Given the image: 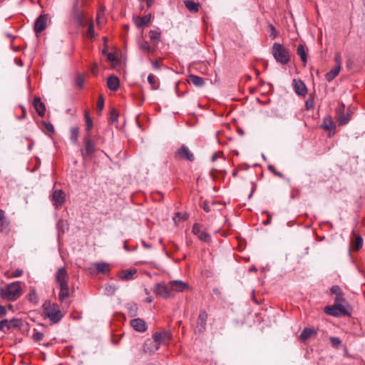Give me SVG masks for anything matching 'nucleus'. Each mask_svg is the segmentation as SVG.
<instances>
[{"instance_id": "f257e3e1", "label": "nucleus", "mask_w": 365, "mask_h": 365, "mask_svg": "<svg viewBox=\"0 0 365 365\" xmlns=\"http://www.w3.org/2000/svg\"><path fill=\"white\" fill-rule=\"evenodd\" d=\"M21 282H14L1 289V295L9 301H15L21 296Z\"/></svg>"}, {"instance_id": "f03ea898", "label": "nucleus", "mask_w": 365, "mask_h": 365, "mask_svg": "<svg viewBox=\"0 0 365 365\" xmlns=\"http://www.w3.org/2000/svg\"><path fill=\"white\" fill-rule=\"evenodd\" d=\"M43 314L53 323H58L63 317L57 304L46 301L43 305Z\"/></svg>"}, {"instance_id": "7ed1b4c3", "label": "nucleus", "mask_w": 365, "mask_h": 365, "mask_svg": "<svg viewBox=\"0 0 365 365\" xmlns=\"http://www.w3.org/2000/svg\"><path fill=\"white\" fill-rule=\"evenodd\" d=\"M272 53L277 62L281 64H287L290 61L289 49L279 43H274L273 44Z\"/></svg>"}, {"instance_id": "20e7f679", "label": "nucleus", "mask_w": 365, "mask_h": 365, "mask_svg": "<svg viewBox=\"0 0 365 365\" xmlns=\"http://www.w3.org/2000/svg\"><path fill=\"white\" fill-rule=\"evenodd\" d=\"M344 300L342 297H336L333 306H327L324 309L327 314L334 317H341L346 314V309L341 303Z\"/></svg>"}, {"instance_id": "39448f33", "label": "nucleus", "mask_w": 365, "mask_h": 365, "mask_svg": "<svg viewBox=\"0 0 365 365\" xmlns=\"http://www.w3.org/2000/svg\"><path fill=\"white\" fill-rule=\"evenodd\" d=\"M336 118L339 125L347 124L351 119V113H345V106L341 103L336 109Z\"/></svg>"}, {"instance_id": "423d86ee", "label": "nucleus", "mask_w": 365, "mask_h": 365, "mask_svg": "<svg viewBox=\"0 0 365 365\" xmlns=\"http://www.w3.org/2000/svg\"><path fill=\"white\" fill-rule=\"evenodd\" d=\"M153 291L157 296H159L163 299H168L171 297L170 287L165 282L155 284Z\"/></svg>"}, {"instance_id": "0eeeda50", "label": "nucleus", "mask_w": 365, "mask_h": 365, "mask_svg": "<svg viewBox=\"0 0 365 365\" xmlns=\"http://www.w3.org/2000/svg\"><path fill=\"white\" fill-rule=\"evenodd\" d=\"M175 158L178 159L187 160L190 162L194 160V155L190 149L184 145L178 150L175 153Z\"/></svg>"}, {"instance_id": "6e6552de", "label": "nucleus", "mask_w": 365, "mask_h": 365, "mask_svg": "<svg viewBox=\"0 0 365 365\" xmlns=\"http://www.w3.org/2000/svg\"><path fill=\"white\" fill-rule=\"evenodd\" d=\"M68 274L65 267L58 268L56 273V282L58 286L68 285Z\"/></svg>"}, {"instance_id": "1a4fd4ad", "label": "nucleus", "mask_w": 365, "mask_h": 365, "mask_svg": "<svg viewBox=\"0 0 365 365\" xmlns=\"http://www.w3.org/2000/svg\"><path fill=\"white\" fill-rule=\"evenodd\" d=\"M51 200L56 208L61 207L66 200L65 193L62 190H54L51 195Z\"/></svg>"}, {"instance_id": "9d476101", "label": "nucleus", "mask_w": 365, "mask_h": 365, "mask_svg": "<svg viewBox=\"0 0 365 365\" xmlns=\"http://www.w3.org/2000/svg\"><path fill=\"white\" fill-rule=\"evenodd\" d=\"M72 18L78 26H82L83 25L84 14L83 11L78 8V4L77 1L73 6Z\"/></svg>"}, {"instance_id": "9b49d317", "label": "nucleus", "mask_w": 365, "mask_h": 365, "mask_svg": "<svg viewBox=\"0 0 365 365\" xmlns=\"http://www.w3.org/2000/svg\"><path fill=\"white\" fill-rule=\"evenodd\" d=\"M169 287H170V290L171 294H172V292H182L189 288L188 284L182 280L170 281L169 282Z\"/></svg>"}, {"instance_id": "f8f14e48", "label": "nucleus", "mask_w": 365, "mask_h": 365, "mask_svg": "<svg viewBox=\"0 0 365 365\" xmlns=\"http://www.w3.org/2000/svg\"><path fill=\"white\" fill-rule=\"evenodd\" d=\"M83 142L85 143V150H86V153L84 154L83 153V150H81V152L82 153V155L83 157V158H85V155L88 156V157H91L92 156L95 151H96V145H95V143L93 142L89 137L88 136H85L83 138Z\"/></svg>"}, {"instance_id": "ddd939ff", "label": "nucleus", "mask_w": 365, "mask_h": 365, "mask_svg": "<svg viewBox=\"0 0 365 365\" xmlns=\"http://www.w3.org/2000/svg\"><path fill=\"white\" fill-rule=\"evenodd\" d=\"M47 20L48 16L46 14H41L36 19L34 24V31L36 34L41 33L46 29Z\"/></svg>"}, {"instance_id": "4468645a", "label": "nucleus", "mask_w": 365, "mask_h": 365, "mask_svg": "<svg viewBox=\"0 0 365 365\" xmlns=\"http://www.w3.org/2000/svg\"><path fill=\"white\" fill-rule=\"evenodd\" d=\"M322 128L325 130H329L330 132L329 135V137L334 134L336 130V125L334 120H332L331 115H327L324 118L322 123Z\"/></svg>"}, {"instance_id": "2eb2a0df", "label": "nucleus", "mask_w": 365, "mask_h": 365, "mask_svg": "<svg viewBox=\"0 0 365 365\" xmlns=\"http://www.w3.org/2000/svg\"><path fill=\"white\" fill-rule=\"evenodd\" d=\"M153 337L158 342V344L160 346L161 344H166L168 343L171 339V334L170 332L164 330L160 332H155L153 335Z\"/></svg>"}, {"instance_id": "dca6fc26", "label": "nucleus", "mask_w": 365, "mask_h": 365, "mask_svg": "<svg viewBox=\"0 0 365 365\" xmlns=\"http://www.w3.org/2000/svg\"><path fill=\"white\" fill-rule=\"evenodd\" d=\"M292 86L295 93L302 96H304L307 93V88L305 83L299 79H294Z\"/></svg>"}, {"instance_id": "f3484780", "label": "nucleus", "mask_w": 365, "mask_h": 365, "mask_svg": "<svg viewBox=\"0 0 365 365\" xmlns=\"http://www.w3.org/2000/svg\"><path fill=\"white\" fill-rule=\"evenodd\" d=\"M207 314L205 311H202L200 312L195 330L198 332H203L206 329V323H207Z\"/></svg>"}, {"instance_id": "a211bd4d", "label": "nucleus", "mask_w": 365, "mask_h": 365, "mask_svg": "<svg viewBox=\"0 0 365 365\" xmlns=\"http://www.w3.org/2000/svg\"><path fill=\"white\" fill-rule=\"evenodd\" d=\"M130 326L138 332H145L148 327L145 322L140 318H135L130 321Z\"/></svg>"}, {"instance_id": "6ab92c4d", "label": "nucleus", "mask_w": 365, "mask_h": 365, "mask_svg": "<svg viewBox=\"0 0 365 365\" xmlns=\"http://www.w3.org/2000/svg\"><path fill=\"white\" fill-rule=\"evenodd\" d=\"M160 347L158 342L153 338L147 339L143 345V350L145 353L152 354L156 351Z\"/></svg>"}, {"instance_id": "aec40b11", "label": "nucleus", "mask_w": 365, "mask_h": 365, "mask_svg": "<svg viewBox=\"0 0 365 365\" xmlns=\"http://www.w3.org/2000/svg\"><path fill=\"white\" fill-rule=\"evenodd\" d=\"M19 326V321L16 319L11 320L3 319L0 321V331L4 333L7 332L11 327H16Z\"/></svg>"}, {"instance_id": "412c9836", "label": "nucleus", "mask_w": 365, "mask_h": 365, "mask_svg": "<svg viewBox=\"0 0 365 365\" xmlns=\"http://www.w3.org/2000/svg\"><path fill=\"white\" fill-rule=\"evenodd\" d=\"M33 106L40 116H43L46 112V107L44 103L41 101V98L36 97L33 101Z\"/></svg>"}, {"instance_id": "4be33fe9", "label": "nucleus", "mask_w": 365, "mask_h": 365, "mask_svg": "<svg viewBox=\"0 0 365 365\" xmlns=\"http://www.w3.org/2000/svg\"><path fill=\"white\" fill-rule=\"evenodd\" d=\"M192 232L197 236V237L204 242H207L210 239L209 235L205 231L202 230L197 224H195L192 227Z\"/></svg>"}, {"instance_id": "5701e85b", "label": "nucleus", "mask_w": 365, "mask_h": 365, "mask_svg": "<svg viewBox=\"0 0 365 365\" xmlns=\"http://www.w3.org/2000/svg\"><path fill=\"white\" fill-rule=\"evenodd\" d=\"M9 230V222L5 217L4 212L0 210V232L8 233Z\"/></svg>"}, {"instance_id": "b1692460", "label": "nucleus", "mask_w": 365, "mask_h": 365, "mask_svg": "<svg viewBox=\"0 0 365 365\" xmlns=\"http://www.w3.org/2000/svg\"><path fill=\"white\" fill-rule=\"evenodd\" d=\"M136 272H137V271L135 269L122 270L119 273V277L122 280H125V281L131 280L134 278V276L136 274Z\"/></svg>"}, {"instance_id": "393cba45", "label": "nucleus", "mask_w": 365, "mask_h": 365, "mask_svg": "<svg viewBox=\"0 0 365 365\" xmlns=\"http://www.w3.org/2000/svg\"><path fill=\"white\" fill-rule=\"evenodd\" d=\"M107 86L111 91H115L119 88V79L115 76H110L108 78Z\"/></svg>"}, {"instance_id": "a878e982", "label": "nucleus", "mask_w": 365, "mask_h": 365, "mask_svg": "<svg viewBox=\"0 0 365 365\" xmlns=\"http://www.w3.org/2000/svg\"><path fill=\"white\" fill-rule=\"evenodd\" d=\"M341 70V66H336L330 71L326 73L325 78L327 81L330 82L333 81L339 73Z\"/></svg>"}, {"instance_id": "bb28decb", "label": "nucleus", "mask_w": 365, "mask_h": 365, "mask_svg": "<svg viewBox=\"0 0 365 365\" xmlns=\"http://www.w3.org/2000/svg\"><path fill=\"white\" fill-rule=\"evenodd\" d=\"M96 269L101 273H108L110 271V267L109 264L106 262H97L93 264Z\"/></svg>"}, {"instance_id": "cd10ccee", "label": "nucleus", "mask_w": 365, "mask_h": 365, "mask_svg": "<svg viewBox=\"0 0 365 365\" xmlns=\"http://www.w3.org/2000/svg\"><path fill=\"white\" fill-rule=\"evenodd\" d=\"M60 292L58 294L59 300L63 302L69 296L68 285L59 286Z\"/></svg>"}, {"instance_id": "c85d7f7f", "label": "nucleus", "mask_w": 365, "mask_h": 365, "mask_svg": "<svg viewBox=\"0 0 365 365\" xmlns=\"http://www.w3.org/2000/svg\"><path fill=\"white\" fill-rule=\"evenodd\" d=\"M150 21L149 16H144L143 17H137L135 19V24L138 28H141L147 25Z\"/></svg>"}, {"instance_id": "c756f323", "label": "nucleus", "mask_w": 365, "mask_h": 365, "mask_svg": "<svg viewBox=\"0 0 365 365\" xmlns=\"http://www.w3.org/2000/svg\"><path fill=\"white\" fill-rule=\"evenodd\" d=\"M316 334L317 332L314 329L311 328H305L300 334V339L302 341H305Z\"/></svg>"}, {"instance_id": "7c9ffc66", "label": "nucleus", "mask_w": 365, "mask_h": 365, "mask_svg": "<svg viewBox=\"0 0 365 365\" xmlns=\"http://www.w3.org/2000/svg\"><path fill=\"white\" fill-rule=\"evenodd\" d=\"M189 81L190 83L198 87L203 86L205 83L204 79L202 78L195 75H190Z\"/></svg>"}, {"instance_id": "2f4dec72", "label": "nucleus", "mask_w": 365, "mask_h": 365, "mask_svg": "<svg viewBox=\"0 0 365 365\" xmlns=\"http://www.w3.org/2000/svg\"><path fill=\"white\" fill-rule=\"evenodd\" d=\"M297 53L300 56L302 61L304 63V65L305 66L307 61V55L304 46L302 44H299L297 46Z\"/></svg>"}, {"instance_id": "473e14b6", "label": "nucleus", "mask_w": 365, "mask_h": 365, "mask_svg": "<svg viewBox=\"0 0 365 365\" xmlns=\"http://www.w3.org/2000/svg\"><path fill=\"white\" fill-rule=\"evenodd\" d=\"M126 308L128 309V314L130 317H134L135 316H137L138 314V306L135 303H128L126 304Z\"/></svg>"}, {"instance_id": "72a5a7b5", "label": "nucleus", "mask_w": 365, "mask_h": 365, "mask_svg": "<svg viewBox=\"0 0 365 365\" xmlns=\"http://www.w3.org/2000/svg\"><path fill=\"white\" fill-rule=\"evenodd\" d=\"M185 7L191 12H197L199 10V4L190 1H184Z\"/></svg>"}, {"instance_id": "f704fd0d", "label": "nucleus", "mask_w": 365, "mask_h": 365, "mask_svg": "<svg viewBox=\"0 0 365 365\" xmlns=\"http://www.w3.org/2000/svg\"><path fill=\"white\" fill-rule=\"evenodd\" d=\"M84 83H85L84 75L81 74V73H77L76 75V78H75L76 86L78 87L79 89H82L83 88Z\"/></svg>"}, {"instance_id": "c9c22d12", "label": "nucleus", "mask_w": 365, "mask_h": 365, "mask_svg": "<svg viewBox=\"0 0 365 365\" xmlns=\"http://www.w3.org/2000/svg\"><path fill=\"white\" fill-rule=\"evenodd\" d=\"M67 229H68V225H67L66 222H65L63 220H60L58 221L57 230H58V237H60V235L61 234H63L65 232V230Z\"/></svg>"}, {"instance_id": "e433bc0d", "label": "nucleus", "mask_w": 365, "mask_h": 365, "mask_svg": "<svg viewBox=\"0 0 365 365\" xmlns=\"http://www.w3.org/2000/svg\"><path fill=\"white\" fill-rule=\"evenodd\" d=\"M78 127H72L70 130V138L71 141L74 143L78 142Z\"/></svg>"}, {"instance_id": "4c0bfd02", "label": "nucleus", "mask_w": 365, "mask_h": 365, "mask_svg": "<svg viewBox=\"0 0 365 365\" xmlns=\"http://www.w3.org/2000/svg\"><path fill=\"white\" fill-rule=\"evenodd\" d=\"M161 32L158 30H151L149 32V37L153 41H159L160 40Z\"/></svg>"}, {"instance_id": "58836bf2", "label": "nucleus", "mask_w": 365, "mask_h": 365, "mask_svg": "<svg viewBox=\"0 0 365 365\" xmlns=\"http://www.w3.org/2000/svg\"><path fill=\"white\" fill-rule=\"evenodd\" d=\"M148 81L149 84L151 86L152 89L155 90L158 88V82L157 81L156 77L153 74L148 75Z\"/></svg>"}, {"instance_id": "ea45409f", "label": "nucleus", "mask_w": 365, "mask_h": 365, "mask_svg": "<svg viewBox=\"0 0 365 365\" xmlns=\"http://www.w3.org/2000/svg\"><path fill=\"white\" fill-rule=\"evenodd\" d=\"M139 47L141 50L146 51L148 53L154 52L155 49L150 46L148 43L145 41H143L139 43Z\"/></svg>"}, {"instance_id": "a19ab883", "label": "nucleus", "mask_w": 365, "mask_h": 365, "mask_svg": "<svg viewBox=\"0 0 365 365\" xmlns=\"http://www.w3.org/2000/svg\"><path fill=\"white\" fill-rule=\"evenodd\" d=\"M362 245H363L362 238L359 235L356 236L355 240L353 243L354 250L356 251H358L359 250H360L362 247Z\"/></svg>"}, {"instance_id": "79ce46f5", "label": "nucleus", "mask_w": 365, "mask_h": 365, "mask_svg": "<svg viewBox=\"0 0 365 365\" xmlns=\"http://www.w3.org/2000/svg\"><path fill=\"white\" fill-rule=\"evenodd\" d=\"M329 340L332 347H334V349H338L340 345L341 344V341L339 337L331 336L329 337Z\"/></svg>"}, {"instance_id": "37998d69", "label": "nucleus", "mask_w": 365, "mask_h": 365, "mask_svg": "<svg viewBox=\"0 0 365 365\" xmlns=\"http://www.w3.org/2000/svg\"><path fill=\"white\" fill-rule=\"evenodd\" d=\"M43 125L46 134L51 135L54 133V127L51 123L43 122Z\"/></svg>"}, {"instance_id": "c03bdc74", "label": "nucleus", "mask_w": 365, "mask_h": 365, "mask_svg": "<svg viewBox=\"0 0 365 365\" xmlns=\"http://www.w3.org/2000/svg\"><path fill=\"white\" fill-rule=\"evenodd\" d=\"M87 36L91 39L93 38L94 36H95V34H94V24H93L92 20L90 21V23L88 24Z\"/></svg>"}, {"instance_id": "a18cd8bd", "label": "nucleus", "mask_w": 365, "mask_h": 365, "mask_svg": "<svg viewBox=\"0 0 365 365\" xmlns=\"http://www.w3.org/2000/svg\"><path fill=\"white\" fill-rule=\"evenodd\" d=\"M103 106H104V99L102 96H100L98 99V102H97V109H98V112L99 113L102 111Z\"/></svg>"}, {"instance_id": "49530a36", "label": "nucleus", "mask_w": 365, "mask_h": 365, "mask_svg": "<svg viewBox=\"0 0 365 365\" xmlns=\"http://www.w3.org/2000/svg\"><path fill=\"white\" fill-rule=\"evenodd\" d=\"M43 334L39 331H37L35 330L34 333L33 334V339L36 341H40L43 338Z\"/></svg>"}, {"instance_id": "de8ad7c7", "label": "nucleus", "mask_w": 365, "mask_h": 365, "mask_svg": "<svg viewBox=\"0 0 365 365\" xmlns=\"http://www.w3.org/2000/svg\"><path fill=\"white\" fill-rule=\"evenodd\" d=\"M331 293L336 295V297H342L341 294V289L338 286H333L331 288Z\"/></svg>"}, {"instance_id": "09e8293b", "label": "nucleus", "mask_w": 365, "mask_h": 365, "mask_svg": "<svg viewBox=\"0 0 365 365\" xmlns=\"http://www.w3.org/2000/svg\"><path fill=\"white\" fill-rule=\"evenodd\" d=\"M93 126V123L88 114L86 115V127L88 130H91Z\"/></svg>"}, {"instance_id": "8fccbe9b", "label": "nucleus", "mask_w": 365, "mask_h": 365, "mask_svg": "<svg viewBox=\"0 0 365 365\" xmlns=\"http://www.w3.org/2000/svg\"><path fill=\"white\" fill-rule=\"evenodd\" d=\"M269 27L270 29L271 33H270V37L274 39L277 36V32L274 28V26L272 24H269Z\"/></svg>"}, {"instance_id": "3c124183", "label": "nucleus", "mask_w": 365, "mask_h": 365, "mask_svg": "<svg viewBox=\"0 0 365 365\" xmlns=\"http://www.w3.org/2000/svg\"><path fill=\"white\" fill-rule=\"evenodd\" d=\"M90 70H91V73H92L93 76H98V66L97 63H93V64L91 66Z\"/></svg>"}, {"instance_id": "603ef678", "label": "nucleus", "mask_w": 365, "mask_h": 365, "mask_svg": "<svg viewBox=\"0 0 365 365\" xmlns=\"http://www.w3.org/2000/svg\"><path fill=\"white\" fill-rule=\"evenodd\" d=\"M23 273V271L21 269H16L11 274V277H19L20 276H21Z\"/></svg>"}, {"instance_id": "864d4df0", "label": "nucleus", "mask_w": 365, "mask_h": 365, "mask_svg": "<svg viewBox=\"0 0 365 365\" xmlns=\"http://www.w3.org/2000/svg\"><path fill=\"white\" fill-rule=\"evenodd\" d=\"M110 119L112 121H116L118 120V113L115 110H112L110 113Z\"/></svg>"}, {"instance_id": "5fc2aeb1", "label": "nucleus", "mask_w": 365, "mask_h": 365, "mask_svg": "<svg viewBox=\"0 0 365 365\" xmlns=\"http://www.w3.org/2000/svg\"><path fill=\"white\" fill-rule=\"evenodd\" d=\"M6 314V309L5 307L0 304V318Z\"/></svg>"}, {"instance_id": "6e6d98bb", "label": "nucleus", "mask_w": 365, "mask_h": 365, "mask_svg": "<svg viewBox=\"0 0 365 365\" xmlns=\"http://www.w3.org/2000/svg\"><path fill=\"white\" fill-rule=\"evenodd\" d=\"M151 63L153 64V68L155 70H160V65L159 64L158 61H152Z\"/></svg>"}, {"instance_id": "4d7b16f0", "label": "nucleus", "mask_w": 365, "mask_h": 365, "mask_svg": "<svg viewBox=\"0 0 365 365\" xmlns=\"http://www.w3.org/2000/svg\"><path fill=\"white\" fill-rule=\"evenodd\" d=\"M334 61L336 63V66H341V56L339 54L335 56Z\"/></svg>"}, {"instance_id": "13d9d810", "label": "nucleus", "mask_w": 365, "mask_h": 365, "mask_svg": "<svg viewBox=\"0 0 365 365\" xmlns=\"http://www.w3.org/2000/svg\"><path fill=\"white\" fill-rule=\"evenodd\" d=\"M306 108L307 110H310L312 108H313V102H309V101H307L306 102Z\"/></svg>"}, {"instance_id": "bf43d9fd", "label": "nucleus", "mask_w": 365, "mask_h": 365, "mask_svg": "<svg viewBox=\"0 0 365 365\" xmlns=\"http://www.w3.org/2000/svg\"><path fill=\"white\" fill-rule=\"evenodd\" d=\"M107 57L109 61H113L115 60V56L112 53H109Z\"/></svg>"}, {"instance_id": "052dcab7", "label": "nucleus", "mask_w": 365, "mask_h": 365, "mask_svg": "<svg viewBox=\"0 0 365 365\" xmlns=\"http://www.w3.org/2000/svg\"><path fill=\"white\" fill-rule=\"evenodd\" d=\"M203 209H204L205 211H206L207 212L210 211V207L207 205V203H206V202L204 203Z\"/></svg>"}, {"instance_id": "680f3d73", "label": "nucleus", "mask_w": 365, "mask_h": 365, "mask_svg": "<svg viewBox=\"0 0 365 365\" xmlns=\"http://www.w3.org/2000/svg\"><path fill=\"white\" fill-rule=\"evenodd\" d=\"M21 109H22V118H25L26 115V108L24 107V106H21Z\"/></svg>"}, {"instance_id": "e2e57ef3", "label": "nucleus", "mask_w": 365, "mask_h": 365, "mask_svg": "<svg viewBox=\"0 0 365 365\" xmlns=\"http://www.w3.org/2000/svg\"><path fill=\"white\" fill-rule=\"evenodd\" d=\"M218 157V154L217 153H215L212 156V161H215L217 158Z\"/></svg>"}, {"instance_id": "0e129e2a", "label": "nucleus", "mask_w": 365, "mask_h": 365, "mask_svg": "<svg viewBox=\"0 0 365 365\" xmlns=\"http://www.w3.org/2000/svg\"><path fill=\"white\" fill-rule=\"evenodd\" d=\"M152 301H153V297H147V298H146V299H145V302H146L147 303H150V302H151Z\"/></svg>"}, {"instance_id": "69168bd1", "label": "nucleus", "mask_w": 365, "mask_h": 365, "mask_svg": "<svg viewBox=\"0 0 365 365\" xmlns=\"http://www.w3.org/2000/svg\"><path fill=\"white\" fill-rule=\"evenodd\" d=\"M144 291H145V293L146 294H148H148H150V292H149V290H148V289H145V290H144Z\"/></svg>"}, {"instance_id": "338daca9", "label": "nucleus", "mask_w": 365, "mask_h": 365, "mask_svg": "<svg viewBox=\"0 0 365 365\" xmlns=\"http://www.w3.org/2000/svg\"><path fill=\"white\" fill-rule=\"evenodd\" d=\"M274 173H275L277 175H279V176L282 177V174H281L280 173L274 172Z\"/></svg>"}, {"instance_id": "774afa93", "label": "nucleus", "mask_w": 365, "mask_h": 365, "mask_svg": "<svg viewBox=\"0 0 365 365\" xmlns=\"http://www.w3.org/2000/svg\"><path fill=\"white\" fill-rule=\"evenodd\" d=\"M253 270L256 271L257 269H256L255 267H253V268H250V272H252V271H253Z\"/></svg>"}]
</instances>
